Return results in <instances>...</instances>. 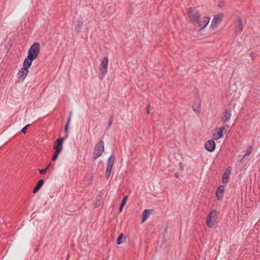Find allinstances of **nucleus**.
Returning a JSON list of instances; mask_svg holds the SVG:
<instances>
[{"instance_id":"423d86ee","label":"nucleus","mask_w":260,"mask_h":260,"mask_svg":"<svg viewBox=\"0 0 260 260\" xmlns=\"http://www.w3.org/2000/svg\"><path fill=\"white\" fill-rule=\"evenodd\" d=\"M210 18L207 16H203L201 17V16L199 17V18L198 19V22L197 21H194L192 24L194 25H197V26L200 29H203L205 28L207 25L208 24L210 21Z\"/></svg>"},{"instance_id":"9b49d317","label":"nucleus","mask_w":260,"mask_h":260,"mask_svg":"<svg viewBox=\"0 0 260 260\" xmlns=\"http://www.w3.org/2000/svg\"><path fill=\"white\" fill-rule=\"evenodd\" d=\"M215 142L212 139L208 140L205 144V148L209 152H213L215 149Z\"/></svg>"},{"instance_id":"39448f33","label":"nucleus","mask_w":260,"mask_h":260,"mask_svg":"<svg viewBox=\"0 0 260 260\" xmlns=\"http://www.w3.org/2000/svg\"><path fill=\"white\" fill-rule=\"evenodd\" d=\"M31 66V64L23 61V67L19 70L17 74V77L19 79L21 80L22 81L24 80L28 74V69Z\"/></svg>"},{"instance_id":"c85d7f7f","label":"nucleus","mask_w":260,"mask_h":260,"mask_svg":"<svg viewBox=\"0 0 260 260\" xmlns=\"http://www.w3.org/2000/svg\"><path fill=\"white\" fill-rule=\"evenodd\" d=\"M47 170H48V167H46L45 169H39V172L41 174H44L47 171Z\"/></svg>"},{"instance_id":"0eeeda50","label":"nucleus","mask_w":260,"mask_h":260,"mask_svg":"<svg viewBox=\"0 0 260 260\" xmlns=\"http://www.w3.org/2000/svg\"><path fill=\"white\" fill-rule=\"evenodd\" d=\"M115 157L114 155H110L107 160V165L105 173L106 178L109 179L115 161Z\"/></svg>"},{"instance_id":"a878e982","label":"nucleus","mask_w":260,"mask_h":260,"mask_svg":"<svg viewBox=\"0 0 260 260\" xmlns=\"http://www.w3.org/2000/svg\"><path fill=\"white\" fill-rule=\"evenodd\" d=\"M193 110L194 111H195L196 112L199 113L200 112V104L196 107L193 106Z\"/></svg>"},{"instance_id":"20e7f679","label":"nucleus","mask_w":260,"mask_h":260,"mask_svg":"<svg viewBox=\"0 0 260 260\" xmlns=\"http://www.w3.org/2000/svg\"><path fill=\"white\" fill-rule=\"evenodd\" d=\"M186 14L189 21L192 23L194 21L198 22V19L200 16L199 11L194 7H190L186 10Z\"/></svg>"},{"instance_id":"393cba45","label":"nucleus","mask_w":260,"mask_h":260,"mask_svg":"<svg viewBox=\"0 0 260 260\" xmlns=\"http://www.w3.org/2000/svg\"><path fill=\"white\" fill-rule=\"evenodd\" d=\"M71 114H72V113L71 112L70 113V116L68 119V121H67V124L66 125V126H65V131H67L68 130V125L69 124V123L70 122V120H71Z\"/></svg>"},{"instance_id":"c756f323","label":"nucleus","mask_w":260,"mask_h":260,"mask_svg":"<svg viewBox=\"0 0 260 260\" xmlns=\"http://www.w3.org/2000/svg\"><path fill=\"white\" fill-rule=\"evenodd\" d=\"M112 122H113V119L112 117L110 118V120H109V121L108 122V126H110L112 123Z\"/></svg>"},{"instance_id":"72a5a7b5","label":"nucleus","mask_w":260,"mask_h":260,"mask_svg":"<svg viewBox=\"0 0 260 260\" xmlns=\"http://www.w3.org/2000/svg\"><path fill=\"white\" fill-rule=\"evenodd\" d=\"M180 169L181 170H183V167L182 166V165L181 164H180Z\"/></svg>"},{"instance_id":"7ed1b4c3","label":"nucleus","mask_w":260,"mask_h":260,"mask_svg":"<svg viewBox=\"0 0 260 260\" xmlns=\"http://www.w3.org/2000/svg\"><path fill=\"white\" fill-rule=\"evenodd\" d=\"M105 150L104 142L103 140L98 142L93 150L92 157L93 160L96 159L103 153Z\"/></svg>"},{"instance_id":"c9c22d12","label":"nucleus","mask_w":260,"mask_h":260,"mask_svg":"<svg viewBox=\"0 0 260 260\" xmlns=\"http://www.w3.org/2000/svg\"><path fill=\"white\" fill-rule=\"evenodd\" d=\"M50 165H51V163H50V164L47 166V167H48V168H49V167L50 166Z\"/></svg>"},{"instance_id":"6ab92c4d","label":"nucleus","mask_w":260,"mask_h":260,"mask_svg":"<svg viewBox=\"0 0 260 260\" xmlns=\"http://www.w3.org/2000/svg\"><path fill=\"white\" fill-rule=\"evenodd\" d=\"M44 181L43 179L40 180L33 190V193H36L44 184Z\"/></svg>"},{"instance_id":"473e14b6","label":"nucleus","mask_w":260,"mask_h":260,"mask_svg":"<svg viewBox=\"0 0 260 260\" xmlns=\"http://www.w3.org/2000/svg\"><path fill=\"white\" fill-rule=\"evenodd\" d=\"M123 207H124V206H122V205H120V207H119V211L120 212H121L122 211V209H123Z\"/></svg>"},{"instance_id":"f8f14e48","label":"nucleus","mask_w":260,"mask_h":260,"mask_svg":"<svg viewBox=\"0 0 260 260\" xmlns=\"http://www.w3.org/2000/svg\"><path fill=\"white\" fill-rule=\"evenodd\" d=\"M226 127H228V125L225 124L224 125H223L221 127H220L218 131L216 132V133H215L213 135V138L215 139V140H218L220 138L222 137V136H223V131L224 130H225V128H226Z\"/></svg>"},{"instance_id":"dca6fc26","label":"nucleus","mask_w":260,"mask_h":260,"mask_svg":"<svg viewBox=\"0 0 260 260\" xmlns=\"http://www.w3.org/2000/svg\"><path fill=\"white\" fill-rule=\"evenodd\" d=\"M243 30V24L241 19L238 17L237 18V27L236 28V32L237 33H240Z\"/></svg>"},{"instance_id":"9d476101","label":"nucleus","mask_w":260,"mask_h":260,"mask_svg":"<svg viewBox=\"0 0 260 260\" xmlns=\"http://www.w3.org/2000/svg\"><path fill=\"white\" fill-rule=\"evenodd\" d=\"M223 15L222 14H218L215 16L211 23V27L214 29L221 22Z\"/></svg>"},{"instance_id":"f257e3e1","label":"nucleus","mask_w":260,"mask_h":260,"mask_svg":"<svg viewBox=\"0 0 260 260\" xmlns=\"http://www.w3.org/2000/svg\"><path fill=\"white\" fill-rule=\"evenodd\" d=\"M40 45L38 42L34 43L28 50L27 56L24 61L32 64L33 60L36 59L40 52Z\"/></svg>"},{"instance_id":"2eb2a0df","label":"nucleus","mask_w":260,"mask_h":260,"mask_svg":"<svg viewBox=\"0 0 260 260\" xmlns=\"http://www.w3.org/2000/svg\"><path fill=\"white\" fill-rule=\"evenodd\" d=\"M231 111L230 110H225L223 113V117L221 118V121L224 123L228 122L231 119Z\"/></svg>"},{"instance_id":"aec40b11","label":"nucleus","mask_w":260,"mask_h":260,"mask_svg":"<svg viewBox=\"0 0 260 260\" xmlns=\"http://www.w3.org/2000/svg\"><path fill=\"white\" fill-rule=\"evenodd\" d=\"M125 238L123 237V235L122 233L120 234L117 240V244L119 245L122 244L125 242Z\"/></svg>"},{"instance_id":"f3484780","label":"nucleus","mask_w":260,"mask_h":260,"mask_svg":"<svg viewBox=\"0 0 260 260\" xmlns=\"http://www.w3.org/2000/svg\"><path fill=\"white\" fill-rule=\"evenodd\" d=\"M151 211L149 209H145L142 212V222L145 221L150 216Z\"/></svg>"},{"instance_id":"7c9ffc66","label":"nucleus","mask_w":260,"mask_h":260,"mask_svg":"<svg viewBox=\"0 0 260 260\" xmlns=\"http://www.w3.org/2000/svg\"><path fill=\"white\" fill-rule=\"evenodd\" d=\"M147 113L149 114L150 113V105H148L147 107Z\"/></svg>"},{"instance_id":"f03ea898","label":"nucleus","mask_w":260,"mask_h":260,"mask_svg":"<svg viewBox=\"0 0 260 260\" xmlns=\"http://www.w3.org/2000/svg\"><path fill=\"white\" fill-rule=\"evenodd\" d=\"M218 212L216 210L211 211L207 215L206 224L209 228H213L216 224Z\"/></svg>"},{"instance_id":"cd10ccee","label":"nucleus","mask_w":260,"mask_h":260,"mask_svg":"<svg viewBox=\"0 0 260 260\" xmlns=\"http://www.w3.org/2000/svg\"><path fill=\"white\" fill-rule=\"evenodd\" d=\"M29 126V124H27L26 125V126H25L24 127H23L22 129H21V132L22 133H23V134H25L26 133V128L27 127H28Z\"/></svg>"},{"instance_id":"4468645a","label":"nucleus","mask_w":260,"mask_h":260,"mask_svg":"<svg viewBox=\"0 0 260 260\" xmlns=\"http://www.w3.org/2000/svg\"><path fill=\"white\" fill-rule=\"evenodd\" d=\"M231 171L232 168L231 167H229L224 172L222 178V183L223 184H226L228 183Z\"/></svg>"},{"instance_id":"f704fd0d","label":"nucleus","mask_w":260,"mask_h":260,"mask_svg":"<svg viewBox=\"0 0 260 260\" xmlns=\"http://www.w3.org/2000/svg\"><path fill=\"white\" fill-rule=\"evenodd\" d=\"M179 174H178V173H176V174H175V177L176 178H178V177H179Z\"/></svg>"},{"instance_id":"4be33fe9","label":"nucleus","mask_w":260,"mask_h":260,"mask_svg":"<svg viewBox=\"0 0 260 260\" xmlns=\"http://www.w3.org/2000/svg\"><path fill=\"white\" fill-rule=\"evenodd\" d=\"M239 159L236 161V165L239 166L241 164V162L245 158V156L243 155H239L238 156Z\"/></svg>"},{"instance_id":"b1692460","label":"nucleus","mask_w":260,"mask_h":260,"mask_svg":"<svg viewBox=\"0 0 260 260\" xmlns=\"http://www.w3.org/2000/svg\"><path fill=\"white\" fill-rule=\"evenodd\" d=\"M127 198H128V197L127 196H124L123 197V198L122 199V200L120 205L124 206L127 202Z\"/></svg>"},{"instance_id":"5701e85b","label":"nucleus","mask_w":260,"mask_h":260,"mask_svg":"<svg viewBox=\"0 0 260 260\" xmlns=\"http://www.w3.org/2000/svg\"><path fill=\"white\" fill-rule=\"evenodd\" d=\"M60 153L54 151V153L53 155L52 158V160L53 161H55L57 159V157H58V155H59Z\"/></svg>"},{"instance_id":"a211bd4d","label":"nucleus","mask_w":260,"mask_h":260,"mask_svg":"<svg viewBox=\"0 0 260 260\" xmlns=\"http://www.w3.org/2000/svg\"><path fill=\"white\" fill-rule=\"evenodd\" d=\"M83 25V21L81 19L78 20L77 24L75 26V30L77 34L79 33L82 28Z\"/></svg>"},{"instance_id":"1a4fd4ad","label":"nucleus","mask_w":260,"mask_h":260,"mask_svg":"<svg viewBox=\"0 0 260 260\" xmlns=\"http://www.w3.org/2000/svg\"><path fill=\"white\" fill-rule=\"evenodd\" d=\"M64 140V139L62 137L57 139L53 145L54 151L61 153L63 149V142Z\"/></svg>"},{"instance_id":"412c9836","label":"nucleus","mask_w":260,"mask_h":260,"mask_svg":"<svg viewBox=\"0 0 260 260\" xmlns=\"http://www.w3.org/2000/svg\"><path fill=\"white\" fill-rule=\"evenodd\" d=\"M253 151V148L252 146H250L247 148L245 153L243 156H245V157L246 156L249 155L250 153H251Z\"/></svg>"},{"instance_id":"bb28decb","label":"nucleus","mask_w":260,"mask_h":260,"mask_svg":"<svg viewBox=\"0 0 260 260\" xmlns=\"http://www.w3.org/2000/svg\"><path fill=\"white\" fill-rule=\"evenodd\" d=\"M100 203H101V200H100V198H99L97 199L96 202H95V203L94 204V208L98 207L100 205Z\"/></svg>"},{"instance_id":"2f4dec72","label":"nucleus","mask_w":260,"mask_h":260,"mask_svg":"<svg viewBox=\"0 0 260 260\" xmlns=\"http://www.w3.org/2000/svg\"><path fill=\"white\" fill-rule=\"evenodd\" d=\"M108 11H109V13H110L111 14H113V13H114L115 12V9H113L112 10L109 9Z\"/></svg>"},{"instance_id":"ddd939ff","label":"nucleus","mask_w":260,"mask_h":260,"mask_svg":"<svg viewBox=\"0 0 260 260\" xmlns=\"http://www.w3.org/2000/svg\"><path fill=\"white\" fill-rule=\"evenodd\" d=\"M225 191V186L224 185H220L216 189V197L218 200H221L223 197Z\"/></svg>"},{"instance_id":"6e6552de","label":"nucleus","mask_w":260,"mask_h":260,"mask_svg":"<svg viewBox=\"0 0 260 260\" xmlns=\"http://www.w3.org/2000/svg\"><path fill=\"white\" fill-rule=\"evenodd\" d=\"M109 59L108 56H105L102 59L101 63L100 66V70L103 76L104 77L107 72L108 65Z\"/></svg>"}]
</instances>
